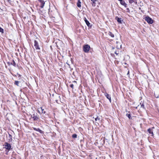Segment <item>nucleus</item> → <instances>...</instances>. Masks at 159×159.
Listing matches in <instances>:
<instances>
[{
    "mask_svg": "<svg viewBox=\"0 0 159 159\" xmlns=\"http://www.w3.org/2000/svg\"><path fill=\"white\" fill-rule=\"evenodd\" d=\"M90 48V46L88 44L85 45L83 47V51L85 53L89 52Z\"/></svg>",
    "mask_w": 159,
    "mask_h": 159,
    "instance_id": "nucleus-1",
    "label": "nucleus"
},
{
    "mask_svg": "<svg viewBox=\"0 0 159 159\" xmlns=\"http://www.w3.org/2000/svg\"><path fill=\"white\" fill-rule=\"evenodd\" d=\"M145 20L149 24H152L153 23V20L149 16L146 17Z\"/></svg>",
    "mask_w": 159,
    "mask_h": 159,
    "instance_id": "nucleus-2",
    "label": "nucleus"
},
{
    "mask_svg": "<svg viewBox=\"0 0 159 159\" xmlns=\"http://www.w3.org/2000/svg\"><path fill=\"white\" fill-rule=\"evenodd\" d=\"M34 46L35 47V48L36 49H39L40 50V48L39 47V45L38 42L36 40L34 41Z\"/></svg>",
    "mask_w": 159,
    "mask_h": 159,
    "instance_id": "nucleus-3",
    "label": "nucleus"
},
{
    "mask_svg": "<svg viewBox=\"0 0 159 159\" xmlns=\"http://www.w3.org/2000/svg\"><path fill=\"white\" fill-rule=\"evenodd\" d=\"M5 148L9 150L11 149V145L7 143L6 142L5 143Z\"/></svg>",
    "mask_w": 159,
    "mask_h": 159,
    "instance_id": "nucleus-4",
    "label": "nucleus"
},
{
    "mask_svg": "<svg viewBox=\"0 0 159 159\" xmlns=\"http://www.w3.org/2000/svg\"><path fill=\"white\" fill-rule=\"evenodd\" d=\"M40 3V7L41 8H43L45 4V2L42 0H38Z\"/></svg>",
    "mask_w": 159,
    "mask_h": 159,
    "instance_id": "nucleus-5",
    "label": "nucleus"
},
{
    "mask_svg": "<svg viewBox=\"0 0 159 159\" xmlns=\"http://www.w3.org/2000/svg\"><path fill=\"white\" fill-rule=\"evenodd\" d=\"M31 117L34 120H37L39 119L37 116V114H33V116H32Z\"/></svg>",
    "mask_w": 159,
    "mask_h": 159,
    "instance_id": "nucleus-6",
    "label": "nucleus"
},
{
    "mask_svg": "<svg viewBox=\"0 0 159 159\" xmlns=\"http://www.w3.org/2000/svg\"><path fill=\"white\" fill-rule=\"evenodd\" d=\"M84 20L86 24L88 27H90L91 25H90V24L88 20L86 19V17H84Z\"/></svg>",
    "mask_w": 159,
    "mask_h": 159,
    "instance_id": "nucleus-7",
    "label": "nucleus"
},
{
    "mask_svg": "<svg viewBox=\"0 0 159 159\" xmlns=\"http://www.w3.org/2000/svg\"><path fill=\"white\" fill-rule=\"evenodd\" d=\"M105 95L107 97V98L109 100L110 102H111V97L110 95L108 94L107 93H105Z\"/></svg>",
    "mask_w": 159,
    "mask_h": 159,
    "instance_id": "nucleus-8",
    "label": "nucleus"
},
{
    "mask_svg": "<svg viewBox=\"0 0 159 159\" xmlns=\"http://www.w3.org/2000/svg\"><path fill=\"white\" fill-rule=\"evenodd\" d=\"M148 131L150 134H151V136H153L154 134L153 133V130H152V129H151V128H149L148 129Z\"/></svg>",
    "mask_w": 159,
    "mask_h": 159,
    "instance_id": "nucleus-9",
    "label": "nucleus"
},
{
    "mask_svg": "<svg viewBox=\"0 0 159 159\" xmlns=\"http://www.w3.org/2000/svg\"><path fill=\"white\" fill-rule=\"evenodd\" d=\"M116 19L117 22H118V23H122V22L123 21V20H121V18H119L118 16H116Z\"/></svg>",
    "mask_w": 159,
    "mask_h": 159,
    "instance_id": "nucleus-10",
    "label": "nucleus"
},
{
    "mask_svg": "<svg viewBox=\"0 0 159 159\" xmlns=\"http://www.w3.org/2000/svg\"><path fill=\"white\" fill-rule=\"evenodd\" d=\"M120 3L121 5L124 6L125 7H127V4L125 3V2L123 0L120 1Z\"/></svg>",
    "mask_w": 159,
    "mask_h": 159,
    "instance_id": "nucleus-11",
    "label": "nucleus"
},
{
    "mask_svg": "<svg viewBox=\"0 0 159 159\" xmlns=\"http://www.w3.org/2000/svg\"><path fill=\"white\" fill-rule=\"evenodd\" d=\"M33 129L34 130L37 131H38L40 133H43V131L41 129H40L39 128L37 129L35 128H33Z\"/></svg>",
    "mask_w": 159,
    "mask_h": 159,
    "instance_id": "nucleus-12",
    "label": "nucleus"
},
{
    "mask_svg": "<svg viewBox=\"0 0 159 159\" xmlns=\"http://www.w3.org/2000/svg\"><path fill=\"white\" fill-rule=\"evenodd\" d=\"M80 0H78L77 5L78 7H81V2L80 1Z\"/></svg>",
    "mask_w": 159,
    "mask_h": 159,
    "instance_id": "nucleus-13",
    "label": "nucleus"
},
{
    "mask_svg": "<svg viewBox=\"0 0 159 159\" xmlns=\"http://www.w3.org/2000/svg\"><path fill=\"white\" fill-rule=\"evenodd\" d=\"M14 76H18V80H20L21 78V75L19 74L18 73L16 74V75H15Z\"/></svg>",
    "mask_w": 159,
    "mask_h": 159,
    "instance_id": "nucleus-14",
    "label": "nucleus"
},
{
    "mask_svg": "<svg viewBox=\"0 0 159 159\" xmlns=\"http://www.w3.org/2000/svg\"><path fill=\"white\" fill-rule=\"evenodd\" d=\"M108 34L109 35L111 36V37L112 38H114V34L112 33L111 32H108Z\"/></svg>",
    "mask_w": 159,
    "mask_h": 159,
    "instance_id": "nucleus-15",
    "label": "nucleus"
},
{
    "mask_svg": "<svg viewBox=\"0 0 159 159\" xmlns=\"http://www.w3.org/2000/svg\"><path fill=\"white\" fill-rule=\"evenodd\" d=\"M20 82V81H15L14 83V84L17 86H19V83Z\"/></svg>",
    "mask_w": 159,
    "mask_h": 159,
    "instance_id": "nucleus-16",
    "label": "nucleus"
},
{
    "mask_svg": "<svg viewBox=\"0 0 159 159\" xmlns=\"http://www.w3.org/2000/svg\"><path fill=\"white\" fill-rule=\"evenodd\" d=\"M11 64L13 65L15 67L16 66V63L13 60H12V62L11 63Z\"/></svg>",
    "mask_w": 159,
    "mask_h": 159,
    "instance_id": "nucleus-17",
    "label": "nucleus"
},
{
    "mask_svg": "<svg viewBox=\"0 0 159 159\" xmlns=\"http://www.w3.org/2000/svg\"><path fill=\"white\" fill-rule=\"evenodd\" d=\"M72 137L73 138H76L77 137V135L76 134H73L72 135Z\"/></svg>",
    "mask_w": 159,
    "mask_h": 159,
    "instance_id": "nucleus-18",
    "label": "nucleus"
},
{
    "mask_svg": "<svg viewBox=\"0 0 159 159\" xmlns=\"http://www.w3.org/2000/svg\"><path fill=\"white\" fill-rule=\"evenodd\" d=\"M129 3L131 4L133 2H134V0H129Z\"/></svg>",
    "mask_w": 159,
    "mask_h": 159,
    "instance_id": "nucleus-19",
    "label": "nucleus"
},
{
    "mask_svg": "<svg viewBox=\"0 0 159 159\" xmlns=\"http://www.w3.org/2000/svg\"><path fill=\"white\" fill-rule=\"evenodd\" d=\"M0 32H1L2 33H3V30L0 27Z\"/></svg>",
    "mask_w": 159,
    "mask_h": 159,
    "instance_id": "nucleus-20",
    "label": "nucleus"
},
{
    "mask_svg": "<svg viewBox=\"0 0 159 159\" xmlns=\"http://www.w3.org/2000/svg\"><path fill=\"white\" fill-rule=\"evenodd\" d=\"M141 107L143 109H145V107H144V105L143 104H142V105H141Z\"/></svg>",
    "mask_w": 159,
    "mask_h": 159,
    "instance_id": "nucleus-21",
    "label": "nucleus"
},
{
    "mask_svg": "<svg viewBox=\"0 0 159 159\" xmlns=\"http://www.w3.org/2000/svg\"><path fill=\"white\" fill-rule=\"evenodd\" d=\"M126 115L129 118V119H131V115H130V114H127Z\"/></svg>",
    "mask_w": 159,
    "mask_h": 159,
    "instance_id": "nucleus-22",
    "label": "nucleus"
},
{
    "mask_svg": "<svg viewBox=\"0 0 159 159\" xmlns=\"http://www.w3.org/2000/svg\"><path fill=\"white\" fill-rule=\"evenodd\" d=\"M70 86L71 88L72 89H74V85L73 84H70Z\"/></svg>",
    "mask_w": 159,
    "mask_h": 159,
    "instance_id": "nucleus-23",
    "label": "nucleus"
},
{
    "mask_svg": "<svg viewBox=\"0 0 159 159\" xmlns=\"http://www.w3.org/2000/svg\"><path fill=\"white\" fill-rule=\"evenodd\" d=\"M9 138L11 140H12V136L10 134H9Z\"/></svg>",
    "mask_w": 159,
    "mask_h": 159,
    "instance_id": "nucleus-24",
    "label": "nucleus"
},
{
    "mask_svg": "<svg viewBox=\"0 0 159 159\" xmlns=\"http://www.w3.org/2000/svg\"><path fill=\"white\" fill-rule=\"evenodd\" d=\"M99 120V119L98 117H97L95 118V120L96 121H97L98 120Z\"/></svg>",
    "mask_w": 159,
    "mask_h": 159,
    "instance_id": "nucleus-25",
    "label": "nucleus"
},
{
    "mask_svg": "<svg viewBox=\"0 0 159 159\" xmlns=\"http://www.w3.org/2000/svg\"><path fill=\"white\" fill-rule=\"evenodd\" d=\"M41 111H42V112H43V111H44V109H43L42 107H41Z\"/></svg>",
    "mask_w": 159,
    "mask_h": 159,
    "instance_id": "nucleus-26",
    "label": "nucleus"
},
{
    "mask_svg": "<svg viewBox=\"0 0 159 159\" xmlns=\"http://www.w3.org/2000/svg\"><path fill=\"white\" fill-rule=\"evenodd\" d=\"M115 54H116V55H118V54H119V53H117V51H115Z\"/></svg>",
    "mask_w": 159,
    "mask_h": 159,
    "instance_id": "nucleus-27",
    "label": "nucleus"
},
{
    "mask_svg": "<svg viewBox=\"0 0 159 159\" xmlns=\"http://www.w3.org/2000/svg\"><path fill=\"white\" fill-rule=\"evenodd\" d=\"M8 2L10 3L11 2V0H6Z\"/></svg>",
    "mask_w": 159,
    "mask_h": 159,
    "instance_id": "nucleus-28",
    "label": "nucleus"
},
{
    "mask_svg": "<svg viewBox=\"0 0 159 159\" xmlns=\"http://www.w3.org/2000/svg\"><path fill=\"white\" fill-rule=\"evenodd\" d=\"M91 1L93 2V3H94V2H95V1H96V0H91Z\"/></svg>",
    "mask_w": 159,
    "mask_h": 159,
    "instance_id": "nucleus-29",
    "label": "nucleus"
},
{
    "mask_svg": "<svg viewBox=\"0 0 159 159\" xmlns=\"http://www.w3.org/2000/svg\"><path fill=\"white\" fill-rule=\"evenodd\" d=\"M7 63L9 65L11 64V63H10V62H8Z\"/></svg>",
    "mask_w": 159,
    "mask_h": 159,
    "instance_id": "nucleus-30",
    "label": "nucleus"
},
{
    "mask_svg": "<svg viewBox=\"0 0 159 159\" xmlns=\"http://www.w3.org/2000/svg\"><path fill=\"white\" fill-rule=\"evenodd\" d=\"M73 83H76V81H73Z\"/></svg>",
    "mask_w": 159,
    "mask_h": 159,
    "instance_id": "nucleus-31",
    "label": "nucleus"
},
{
    "mask_svg": "<svg viewBox=\"0 0 159 159\" xmlns=\"http://www.w3.org/2000/svg\"><path fill=\"white\" fill-rule=\"evenodd\" d=\"M42 113H43L44 114L46 113V111H43V112H42Z\"/></svg>",
    "mask_w": 159,
    "mask_h": 159,
    "instance_id": "nucleus-32",
    "label": "nucleus"
},
{
    "mask_svg": "<svg viewBox=\"0 0 159 159\" xmlns=\"http://www.w3.org/2000/svg\"><path fill=\"white\" fill-rule=\"evenodd\" d=\"M129 75V71H128V73H127V75Z\"/></svg>",
    "mask_w": 159,
    "mask_h": 159,
    "instance_id": "nucleus-33",
    "label": "nucleus"
},
{
    "mask_svg": "<svg viewBox=\"0 0 159 159\" xmlns=\"http://www.w3.org/2000/svg\"><path fill=\"white\" fill-rule=\"evenodd\" d=\"M154 127H152V128H151V129H154Z\"/></svg>",
    "mask_w": 159,
    "mask_h": 159,
    "instance_id": "nucleus-34",
    "label": "nucleus"
},
{
    "mask_svg": "<svg viewBox=\"0 0 159 159\" xmlns=\"http://www.w3.org/2000/svg\"><path fill=\"white\" fill-rule=\"evenodd\" d=\"M67 63V64L69 66V65H70L69 64V63Z\"/></svg>",
    "mask_w": 159,
    "mask_h": 159,
    "instance_id": "nucleus-35",
    "label": "nucleus"
},
{
    "mask_svg": "<svg viewBox=\"0 0 159 159\" xmlns=\"http://www.w3.org/2000/svg\"><path fill=\"white\" fill-rule=\"evenodd\" d=\"M127 10H129V9L128 8L127 9Z\"/></svg>",
    "mask_w": 159,
    "mask_h": 159,
    "instance_id": "nucleus-36",
    "label": "nucleus"
}]
</instances>
